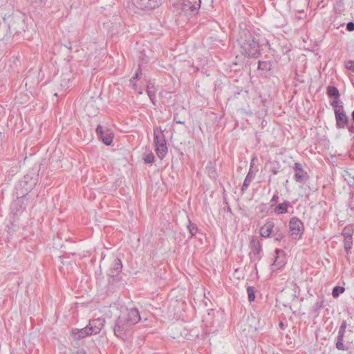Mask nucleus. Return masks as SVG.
<instances>
[{
  "label": "nucleus",
  "mask_w": 354,
  "mask_h": 354,
  "mask_svg": "<svg viewBox=\"0 0 354 354\" xmlns=\"http://www.w3.org/2000/svg\"><path fill=\"white\" fill-rule=\"evenodd\" d=\"M140 319V313L136 308H127L124 311H122L115 321L113 328L114 335L122 340L127 339L131 335L133 326Z\"/></svg>",
  "instance_id": "obj_1"
},
{
  "label": "nucleus",
  "mask_w": 354,
  "mask_h": 354,
  "mask_svg": "<svg viewBox=\"0 0 354 354\" xmlns=\"http://www.w3.org/2000/svg\"><path fill=\"white\" fill-rule=\"evenodd\" d=\"M257 37L248 29H242L239 31L237 41L243 55L254 59H257L261 56L262 45L259 44Z\"/></svg>",
  "instance_id": "obj_2"
},
{
  "label": "nucleus",
  "mask_w": 354,
  "mask_h": 354,
  "mask_svg": "<svg viewBox=\"0 0 354 354\" xmlns=\"http://www.w3.org/2000/svg\"><path fill=\"white\" fill-rule=\"evenodd\" d=\"M38 174L31 171L26 174L17 183L15 187L16 196H27L37 183Z\"/></svg>",
  "instance_id": "obj_3"
},
{
  "label": "nucleus",
  "mask_w": 354,
  "mask_h": 354,
  "mask_svg": "<svg viewBox=\"0 0 354 354\" xmlns=\"http://www.w3.org/2000/svg\"><path fill=\"white\" fill-rule=\"evenodd\" d=\"M164 131L161 129V127H156L153 129L155 151L160 159H163L167 153L166 138L163 133Z\"/></svg>",
  "instance_id": "obj_4"
},
{
  "label": "nucleus",
  "mask_w": 354,
  "mask_h": 354,
  "mask_svg": "<svg viewBox=\"0 0 354 354\" xmlns=\"http://www.w3.org/2000/svg\"><path fill=\"white\" fill-rule=\"evenodd\" d=\"M8 24L10 33L19 37L23 32H25L26 28L27 27L25 24L24 17L21 15L11 16Z\"/></svg>",
  "instance_id": "obj_5"
},
{
  "label": "nucleus",
  "mask_w": 354,
  "mask_h": 354,
  "mask_svg": "<svg viewBox=\"0 0 354 354\" xmlns=\"http://www.w3.org/2000/svg\"><path fill=\"white\" fill-rule=\"evenodd\" d=\"M304 231L303 223L297 217H292L289 222V236L297 240L301 237Z\"/></svg>",
  "instance_id": "obj_6"
},
{
  "label": "nucleus",
  "mask_w": 354,
  "mask_h": 354,
  "mask_svg": "<svg viewBox=\"0 0 354 354\" xmlns=\"http://www.w3.org/2000/svg\"><path fill=\"white\" fill-rule=\"evenodd\" d=\"M201 0H181V8L186 15L194 16L198 12Z\"/></svg>",
  "instance_id": "obj_7"
},
{
  "label": "nucleus",
  "mask_w": 354,
  "mask_h": 354,
  "mask_svg": "<svg viewBox=\"0 0 354 354\" xmlns=\"http://www.w3.org/2000/svg\"><path fill=\"white\" fill-rule=\"evenodd\" d=\"M250 248L252 252V254H250V259L251 262L260 261L261 259L260 253L262 251V246L258 237L255 236H252L250 242Z\"/></svg>",
  "instance_id": "obj_8"
},
{
  "label": "nucleus",
  "mask_w": 354,
  "mask_h": 354,
  "mask_svg": "<svg viewBox=\"0 0 354 354\" xmlns=\"http://www.w3.org/2000/svg\"><path fill=\"white\" fill-rule=\"evenodd\" d=\"M133 6L141 10H151L161 5V0H132Z\"/></svg>",
  "instance_id": "obj_9"
},
{
  "label": "nucleus",
  "mask_w": 354,
  "mask_h": 354,
  "mask_svg": "<svg viewBox=\"0 0 354 354\" xmlns=\"http://www.w3.org/2000/svg\"><path fill=\"white\" fill-rule=\"evenodd\" d=\"M17 199L13 201L10 205V211L11 213L15 216L20 215L26 208L27 203V196H16Z\"/></svg>",
  "instance_id": "obj_10"
},
{
  "label": "nucleus",
  "mask_w": 354,
  "mask_h": 354,
  "mask_svg": "<svg viewBox=\"0 0 354 354\" xmlns=\"http://www.w3.org/2000/svg\"><path fill=\"white\" fill-rule=\"evenodd\" d=\"M95 133L97 138L105 145L109 146L111 145L114 135L110 129L103 130L102 127L100 124H98L96 127Z\"/></svg>",
  "instance_id": "obj_11"
},
{
  "label": "nucleus",
  "mask_w": 354,
  "mask_h": 354,
  "mask_svg": "<svg viewBox=\"0 0 354 354\" xmlns=\"http://www.w3.org/2000/svg\"><path fill=\"white\" fill-rule=\"evenodd\" d=\"M277 64V62L272 59H261L258 62V70L262 71L266 75H272L273 68Z\"/></svg>",
  "instance_id": "obj_12"
},
{
  "label": "nucleus",
  "mask_w": 354,
  "mask_h": 354,
  "mask_svg": "<svg viewBox=\"0 0 354 354\" xmlns=\"http://www.w3.org/2000/svg\"><path fill=\"white\" fill-rule=\"evenodd\" d=\"M122 269V261L119 258H113V262L110 266L107 274L114 280L118 277Z\"/></svg>",
  "instance_id": "obj_13"
},
{
  "label": "nucleus",
  "mask_w": 354,
  "mask_h": 354,
  "mask_svg": "<svg viewBox=\"0 0 354 354\" xmlns=\"http://www.w3.org/2000/svg\"><path fill=\"white\" fill-rule=\"evenodd\" d=\"M275 254L276 256L274 257V262L271 264V270L272 271L280 269L286 264L283 250L277 248L275 250Z\"/></svg>",
  "instance_id": "obj_14"
},
{
  "label": "nucleus",
  "mask_w": 354,
  "mask_h": 354,
  "mask_svg": "<svg viewBox=\"0 0 354 354\" xmlns=\"http://www.w3.org/2000/svg\"><path fill=\"white\" fill-rule=\"evenodd\" d=\"M105 319L104 318H97L91 319L89 321L88 324L89 328H91V333L95 335L100 333L102 328L104 326Z\"/></svg>",
  "instance_id": "obj_15"
},
{
  "label": "nucleus",
  "mask_w": 354,
  "mask_h": 354,
  "mask_svg": "<svg viewBox=\"0 0 354 354\" xmlns=\"http://www.w3.org/2000/svg\"><path fill=\"white\" fill-rule=\"evenodd\" d=\"M205 173L207 174L208 177L212 180H217L218 177V174L216 170V164L215 160H209L207 162V165L205 167Z\"/></svg>",
  "instance_id": "obj_16"
},
{
  "label": "nucleus",
  "mask_w": 354,
  "mask_h": 354,
  "mask_svg": "<svg viewBox=\"0 0 354 354\" xmlns=\"http://www.w3.org/2000/svg\"><path fill=\"white\" fill-rule=\"evenodd\" d=\"M71 333L74 339L77 340H80L87 336L93 335V333H91V328H89L88 325L82 329H73Z\"/></svg>",
  "instance_id": "obj_17"
},
{
  "label": "nucleus",
  "mask_w": 354,
  "mask_h": 354,
  "mask_svg": "<svg viewBox=\"0 0 354 354\" xmlns=\"http://www.w3.org/2000/svg\"><path fill=\"white\" fill-rule=\"evenodd\" d=\"M272 232L274 240L282 242V245H285L288 243L287 239L288 236L286 234V230H281L279 227H276L274 230H273Z\"/></svg>",
  "instance_id": "obj_18"
},
{
  "label": "nucleus",
  "mask_w": 354,
  "mask_h": 354,
  "mask_svg": "<svg viewBox=\"0 0 354 354\" xmlns=\"http://www.w3.org/2000/svg\"><path fill=\"white\" fill-rule=\"evenodd\" d=\"M293 168L295 172L294 176L295 180L299 183L303 182L305 176L307 175V172L303 170L301 164L298 162L295 163Z\"/></svg>",
  "instance_id": "obj_19"
},
{
  "label": "nucleus",
  "mask_w": 354,
  "mask_h": 354,
  "mask_svg": "<svg viewBox=\"0 0 354 354\" xmlns=\"http://www.w3.org/2000/svg\"><path fill=\"white\" fill-rule=\"evenodd\" d=\"M274 227V224L272 221L266 222L261 228H260V235L264 238L270 237L272 234L273 229Z\"/></svg>",
  "instance_id": "obj_20"
},
{
  "label": "nucleus",
  "mask_w": 354,
  "mask_h": 354,
  "mask_svg": "<svg viewBox=\"0 0 354 354\" xmlns=\"http://www.w3.org/2000/svg\"><path fill=\"white\" fill-rule=\"evenodd\" d=\"M252 167V166L250 165V170L243 181V185L241 188V191L242 193H244L248 189L250 183L252 182V180H253V178L254 177Z\"/></svg>",
  "instance_id": "obj_21"
},
{
  "label": "nucleus",
  "mask_w": 354,
  "mask_h": 354,
  "mask_svg": "<svg viewBox=\"0 0 354 354\" xmlns=\"http://www.w3.org/2000/svg\"><path fill=\"white\" fill-rule=\"evenodd\" d=\"M336 127L337 129H344L348 122V117L346 114L335 116Z\"/></svg>",
  "instance_id": "obj_22"
},
{
  "label": "nucleus",
  "mask_w": 354,
  "mask_h": 354,
  "mask_svg": "<svg viewBox=\"0 0 354 354\" xmlns=\"http://www.w3.org/2000/svg\"><path fill=\"white\" fill-rule=\"evenodd\" d=\"M330 105L334 109L335 116L346 114L343 105L340 104V101L333 100Z\"/></svg>",
  "instance_id": "obj_23"
},
{
  "label": "nucleus",
  "mask_w": 354,
  "mask_h": 354,
  "mask_svg": "<svg viewBox=\"0 0 354 354\" xmlns=\"http://www.w3.org/2000/svg\"><path fill=\"white\" fill-rule=\"evenodd\" d=\"M327 95L330 98H334V100H339V92L337 87L333 86H328L326 88Z\"/></svg>",
  "instance_id": "obj_24"
},
{
  "label": "nucleus",
  "mask_w": 354,
  "mask_h": 354,
  "mask_svg": "<svg viewBox=\"0 0 354 354\" xmlns=\"http://www.w3.org/2000/svg\"><path fill=\"white\" fill-rule=\"evenodd\" d=\"M291 207L290 203L289 201H284L282 203L278 204L274 209V212L278 214H285L288 212V208Z\"/></svg>",
  "instance_id": "obj_25"
},
{
  "label": "nucleus",
  "mask_w": 354,
  "mask_h": 354,
  "mask_svg": "<svg viewBox=\"0 0 354 354\" xmlns=\"http://www.w3.org/2000/svg\"><path fill=\"white\" fill-rule=\"evenodd\" d=\"M324 308V301L323 300H319L317 301L314 306L313 309L311 311V313L314 317H317L319 314V310Z\"/></svg>",
  "instance_id": "obj_26"
},
{
  "label": "nucleus",
  "mask_w": 354,
  "mask_h": 354,
  "mask_svg": "<svg viewBox=\"0 0 354 354\" xmlns=\"http://www.w3.org/2000/svg\"><path fill=\"white\" fill-rule=\"evenodd\" d=\"M335 346H336V348L339 351H348V348L346 347L344 344V337H343L337 336Z\"/></svg>",
  "instance_id": "obj_27"
},
{
  "label": "nucleus",
  "mask_w": 354,
  "mask_h": 354,
  "mask_svg": "<svg viewBox=\"0 0 354 354\" xmlns=\"http://www.w3.org/2000/svg\"><path fill=\"white\" fill-rule=\"evenodd\" d=\"M187 229L190 234V237H193L196 235L198 232V227L196 224L192 223L190 220H189V224L187 225Z\"/></svg>",
  "instance_id": "obj_28"
},
{
  "label": "nucleus",
  "mask_w": 354,
  "mask_h": 354,
  "mask_svg": "<svg viewBox=\"0 0 354 354\" xmlns=\"http://www.w3.org/2000/svg\"><path fill=\"white\" fill-rule=\"evenodd\" d=\"M255 288L253 286L247 288L248 299L250 302L254 301L255 299Z\"/></svg>",
  "instance_id": "obj_29"
},
{
  "label": "nucleus",
  "mask_w": 354,
  "mask_h": 354,
  "mask_svg": "<svg viewBox=\"0 0 354 354\" xmlns=\"http://www.w3.org/2000/svg\"><path fill=\"white\" fill-rule=\"evenodd\" d=\"M353 228L351 225L346 226L342 231V235L344 238H353Z\"/></svg>",
  "instance_id": "obj_30"
},
{
  "label": "nucleus",
  "mask_w": 354,
  "mask_h": 354,
  "mask_svg": "<svg viewBox=\"0 0 354 354\" xmlns=\"http://www.w3.org/2000/svg\"><path fill=\"white\" fill-rule=\"evenodd\" d=\"M353 245V238H344V248L345 251L348 253L350 252Z\"/></svg>",
  "instance_id": "obj_31"
},
{
  "label": "nucleus",
  "mask_w": 354,
  "mask_h": 354,
  "mask_svg": "<svg viewBox=\"0 0 354 354\" xmlns=\"http://www.w3.org/2000/svg\"><path fill=\"white\" fill-rule=\"evenodd\" d=\"M345 291V288L342 286H335L332 291V295L334 298L339 297L340 293H343Z\"/></svg>",
  "instance_id": "obj_32"
},
{
  "label": "nucleus",
  "mask_w": 354,
  "mask_h": 354,
  "mask_svg": "<svg viewBox=\"0 0 354 354\" xmlns=\"http://www.w3.org/2000/svg\"><path fill=\"white\" fill-rule=\"evenodd\" d=\"M142 75V71L140 68V66L138 68L134 75L130 79V82L133 84V88L136 86V84L133 83L134 81L140 79V77Z\"/></svg>",
  "instance_id": "obj_33"
},
{
  "label": "nucleus",
  "mask_w": 354,
  "mask_h": 354,
  "mask_svg": "<svg viewBox=\"0 0 354 354\" xmlns=\"http://www.w3.org/2000/svg\"><path fill=\"white\" fill-rule=\"evenodd\" d=\"M346 328V321H343L339 326V328L338 335H337L338 337H344Z\"/></svg>",
  "instance_id": "obj_34"
},
{
  "label": "nucleus",
  "mask_w": 354,
  "mask_h": 354,
  "mask_svg": "<svg viewBox=\"0 0 354 354\" xmlns=\"http://www.w3.org/2000/svg\"><path fill=\"white\" fill-rule=\"evenodd\" d=\"M155 156L153 153H148L145 158L144 160L145 163L151 164L154 162Z\"/></svg>",
  "instance_id": "obj_35"
},
{
  "label": "nucleus",
  "mask_w": 354,
  "mask_h": 354,
  "mask_svg": "<svg viewBox=\"0 0 354 354\" xmlns=\"http://www.w3.org/2000/svg\"><path fill=\"white\" fill-rule=\"evenodd\" d=\"M148 96L153 105L156 104V91H148Z\"/></svg>",
  "instance_id": "obj_36"
},
{
  "label": "nucleus",
  "mask_w": 354,
  "mask_h": 354,
  "mask_svg": "<svg viewBox=\"0 0 354 354\" xmlns=\"http://www.w3.org/2000/svg\"><path fill=\"white\" fill-rule=\"evenodd\" d=\"M47 0H31L32 4L35 7H39L41 5L44 4Z\"/></svg>",
  "instance_id": "obj_37"
},
{
  "label": "nucleus",
  "mask_w": 354,
  "mask_h": 354,
  "mask_svg": "<svg viewBox=\"0 0 354 354\" xmlns=\"http://www.w3.org/2000/svg\"><path fill=\"white\" fill-rule=\"evenodd\" d=\"M223 201H224V203L225 204V206L223 207V209L225 211H227V212H230V214H232V209L227 201V198L226 197H223Z\"/></svg>",
  "instance_id": "obj_38"
},
{
  "label": "nucleus",
  "mask_w": 354,
  "mask_h": 354,
  "mask_svg": "<svg viewBox=\"0 0 354 354\" xmlns=\"http://www.w3.org/2000/svg\"><path fill=\"white\" fill-rule=\"evenodd\" d=\"M346 68L354 72V62L348 61L346 63Z\"/></svg>",
  "instance_id": "obj_39"
},
{
  "label": "nucleus",
  "mask_w": 354,
  "mask_h": 354,
  "mask_svg": "<svg viewBox=\"0 0 354 354\" xmlns=\"http://www.w3.org/2000/svg\"><path fill=\"white\" fill-rule=\"evenodd\" d=\"M346 30L349 32H352L354 30V22L349 21L346 24Z\"/></svg>",
  "instance_id": "obj_40"
},
{
  "label": "nucleus",
  "mask_w": 354,
  "mask_h": 354,
  "mask_svg": "<svg viewBox=\"0 0 354 354\" xmlns=\"http://www.w3.org/2000/svg\"><path fill=\"white\" fill-rule=\"evenodd\" d=\"M148 91H156L153 84L148 82L147 84L146 92L148 94Z\"/></svg>",
  "instance_id": "obj_41"
},
{
  "label": "nucleus",
  "mask_w": 354,
  "mask_h": 354,
  "mask_svg": "<svg viewBox=\"0 0 354 354\" xmlns=\"http://www.w3.org/2000/svg\"><path fill=\"white\" fill-rule=\"evenodd\" d=\"M279 326L281 329L284 330L288 326L287 321L286 320H281L279 322Z\"/></svg>",
  "instance_id": "obj_42"
},
{
  "label": "nucleus",
  "mask_w": 354,
  "mask_h": 354,
  "mask_svg": "<svg viewBox=\"0 0 354 354\" xmlns=\"http://www.w3.org/2000/svg\"><path fill=\"white\" fill-rule=\"evenodd\" d=\"M279 199V196H278V193L277 192H276V193L273 195L270 202L274 203H276Z\"/></svg>",
  "instance_id": "obj_43"
},
{
  "label": "nucleus",
  "mask_w": 354,
  "mask_h": 354,
  "mask_svg": "<svg viewBox=\"0 0 354 354\" xmlns=\"http://www.w3.org/2000/svg\"><path fill=\"white\" fill-rule=\"evenodd\" d=\"M270 170L274 175L279 172V168L276 167H272Z\"/></svg>",
  "instance_id": "obj_44"
},
{
  "label": "nucleus",
  "mask_w": 354,
  "mask_h": 354,
  "mask_svg": "<svg viewBox=\"0 0 354 354\" xmlns=\"http://www.w3.org/2000/svg\"><path fill=\"white\" fill-rule=\"evenodd\" d=\"M73 354H87V353L84 349L80 348L78 349L77 351L73 353Z\"/></svg>",
  "instance_id": "obj_45"
},
{
  "label": "nucleus",
  "mask_w": 354,
  "mask_h": 354,
  "mask_svg": "<svg viewBox=\"0 0 354 354\" xmlns=\"http://www.w3.org/2000/svg\"><path fill=\"white\" fill-rule=\"evenodd\" d=\"M176 115H177V114H176V115H174V121H176V123H178V124H185V122L181 121L180 120H176Z\"/></svg>",
  "instance_id": "obj_46"
},
{
  "label": "nucleus",
  "mask_w": 354,
  "mask_h": 354,
  "mask_svg": "<svg viewBox=\"0 0 354 354\" xmlns=\"http://www.w3.org/2000/svg\"><path fill=\"white\" fill-rule=\"evenodd\" d=\"M255 330H263V326H261V321H260V319H259V326L258 327H255Z\"/></svg>",
  "instance_id": "obj_47"
},
{
  "label": "nucleus",
  "mask_w": 354,
  "mask_h": 354,
  "mask_svg": "<svg viewBox=\"0 0 354 354\" xmlns=\"http://www.w3.org/2000/svg\"><path fill=\"white\" fill-rule=\"evenodd\" d=\"M268 59H274L272 55L270 56L268 55H266L262 59H264V60L266 59V60Z\"/></svg>",
  "instance_id": "obj_48"
},
{
  "label": "nucleus",
  "mask_w": 354,
  "mask_h": 354,
  "mask_svg": "<svg viewBox=\"0 0 354 354\" xmlns=\"http://www.w3.org/2000/svg\"><path fill=\"white\" fill-rule=\"evenodd\" d=\"M351 117H352L353 121L354 122V110L353 111V112L351 113Z\"/></svg>",
  "instance_id": "obj_49"
},
{
  "label": "nucleus",
  "mask_w": 354,
  "mask_h": 354,
  "mask_svg": "<svg viewBox=\"0 0 354 354\" xmlns=\"http://www.w3.org/2000/svg\"><path fill=\"white\" fill-rule=\"evenodd\" d=\"M307 5H308V6H309V5H310V0H307Z\"/></svg>",
  "instance_id": "obj_50"
},
{
  "label": "nucleus",
  "mask_w": 354,
  "mask_h": 354,
  "mask_svg": "<svg viewBox=\"0 0 354 354\" xmlns=\"http://www.w3.org/2000/svg\"><path fill=\"white\" fill-rule=\"evenodd\" d=\"M138 93H139V94H142V90H140V91H138Z\"/></svg>",
  "instance_id": "obj_51"
}]
</instances>
